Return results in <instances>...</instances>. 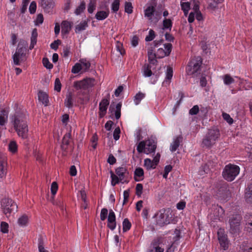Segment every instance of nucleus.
<instances>
[{"label":"nucleus","instance_id":"1","mask_svg":"<svg viewBox=\"0 0 252 252\" xmlns=\"http://www.w3.org/2000/svg\"><path fill=\"white\" fill-rule=\"evenodd\" d=\"M11 123L19 137L23 139L28 136V127L27 122V114L24 110H16L14 114L10 117Z\"/></svg>","mask_w":252,"mask_h":252},{"label":"nucleus","instance_id":"2","mask_svg":"<svg viewBox=\"0 0 252 252\" xmlns=\"http://www.w3.org/2000/svg\"><path fill=\"white\" fill-rule=\"evenodd\" d=\"M220 136V130L216 127L209 129L202 141L204 146L211 147L219 140Z\"/></svg>","mask_w":252,"mask_h":252},{"label":"nucleus","instance_id":"3","mask_svg":"<svg viewBox=\"0 0 252 252\" xmlns=\"http://www.w3.org/2000/svg\"><path fill=\"white\" fill-rule=\"evenodd\" d=\"M27 43L23 40L20 41L18 45L15 53L12 56L14 65H19L20 63L26 60V48Z\"/></svg>","mask_w":252,"mask_h":252},{"label":"nucleus","instance_id":"4","mask_svg":"<svg viewBox=\"0 0 252 252\" xmlns=\"http://www.w3.org/2000/svg\"><path fill=\"white\" fill-rule=\"evenodd\" d=\"M240 172V168L238 165L229 163L224 167L222 176L229 182L233 181Z\"/></svg>","mask_w":252,"mask_h":252},{"label":"nucleus","instance_id":"5","mask_svg":"<svg viewBox=\"0 0 252 252\" xmlns=\"http://www.w3.org/2000/svg\"><path fill=\"white\" fill-rule=\"evenodd\" d=\"M1 208L3 213L9 217L12 213L17 211V205L12 199L5 198L1 201Z\"/></svg>","mask_w":252,"mask_h":252},{"label":"nucleus","instance_id":"6","mask_svg":"<svg viewBox=\"0 0 252 252\" xmlns=\"http://www.w3.org/2000/svg\"><path fill=\"white\" fill-rule=\"evenodd\" d=\"M156 145L153 140H147L139 143L137 146V150L139 153H144L147 155L154 152Z\"/></svg>","mask_w":252,"mask_h":252},{"label":"nucleus","instance_id":"7","mask_svg":"<svg viewBox=\"0 0 252 252\" xmlns=\"http://www.w3.org/2000/svg\"><path fill=\"white\" fill-rule=\"evenodd\" d=\"M156 218L157 224L162 226L170 223L172 220V214L170 209H163L157 214Z\"/></svg>","mask_w":252,"mask_h":252},{"label":"nucleus","instance_id":"8","mask_svg":"<svg viewBox=\"0 0 252 252\" xmlns=\"http://www.w3.org/2000/svg\"><path fill=\"white\" fill-rule=\"evenodd\" d=\"M95 85V80L91 78H86L81 80L75 81L73 87L77 90H86L92 88Z\"/></svg>","mask_w":252,"mask_h":252},{"label":"nucleus","instance_id":"9","mask_svg":"<svg viewBox=\"0 0 252 252\" xmlns=\"http://www.w3.org/2000/svg\"><path fill=\"white\" fill-rule=\"evenodd\" d=\"M200 59L198 57L196 59H192L190 61L186 68V72L188 75H194L198 72L202 63Z\"/></svg>","mask_w":252,"mask_h":252},{"label":"nucleus","instance_id":"10","mask_svg":"<svg viewBox=\"0 0 252 252\" xmlns=\"http://www.w3.org/2000/svg\"><path fill=\"white\" fill-rule=\"evenodd\" d=\"M241 217L239 215L233 216L229 220L230 231L232 233H235L239 230V226Z\"/></svg>","mask_w":252,"mask_h":252},{"label":"nucleus","instance_id":"11","mask_svg":"<svg viewBox=\"0 0 252 252\" xmlns=\"http://www.w3.org/2000/svg\"><path fill=\"white\" fill-rule=\"evenodd\" d=\"M172 48V45L170 43L165 44L163 45V48H159L157 52L158 58H162L165 56H168Z\"/></svg>","mask_w":252,"mask_h":252},{"label":"nucleus","instance_id":"12","mask_svg":"<svg viewBox=\"0 0 252 252\" xmlns=\"http://www.w3.org/2000/svg\"><path fill=\"white\" fill-rule=\"evenodd\" d=\"M218 239L220 246L226 250L228 247V241L226 236L224 234V230L220 229L218 232Z\"/></svg>","mask_w":252,"mask_h":252},{"label":"nucleus","instance_id":"13","mask_svg":"<svg viewBox=\"0 0 252 252\" xmlns=\"http://www.w3.org/2000/svg\"><path fill=\"white\" fill-rule=\"evenodd\" d=\"M109 104V101L108 99H103L99 105V115L100 118H102L106 114L107 107Z\"/></svg>","mask_w":252,"mask_h":252},{"label":"nucleus","instance_id":"14","mask_svg":"<svg viewBox=\"0 0 252 252\" xmlns=\"http://www.w3.org/2000/svg\"><path fill=\"white\" fill-rule=\"evenodd\" d=\"M107 225L111 230H114L116 226L115 214L112 210L109 211Z\"/></svg>","mask_w":252,"mask_h":252},{"label":"nucleus","instance_id":"15","mask_svg":"<svg viewBox=\"0 0 252 252\" xmlns=\"http://www.w3.org/2000/svg\"><path fill=\"white\" fill-rule=\"evenodd\" d=\"M7 161L5 158L0 159V178H5L7 173Z\"/></svg>","mask_w":252,"mask_h":252},{"label":"nucleus","instance_id":"16","mask_svg":"<svg viewBox=\"0 0 252 252\" xmlns=\"http://www.w3.org/2000/svg\"><path fill=\"white\" fill-rule=\"evenodd\" d=\"M30 216L27 214H22L17 220V224L20 227L27 226L29 222Z\"/></svg>","mask_w":252,"mask_h":252},{"label":"nucleus","instance_id":"17","mask_svg":"<svg viewBox=\"0 0 252 252\" xmlns=\"http://www.w3.org/2000/svg\"><path fill=\"white\" fill-rule=\"evenodd\" d=\"M8 112L2 110L0 111V128L6 129L5 125L8 120Z\"/></svg>","mask_w":252,"mask_h":252},{"label":"nucleus","instance_id":"18","mask_svg":"<svg viewBox=\"0 0 252 252\" xmlns=\"http://www.w3.org/2000/svg\"><path fill=\"white\" fill-rule=\"evenodd\" d=\"M173 69L172 67L168 66L166 71V77L162 82V86L167 87L169 85L173 77Z\"/></svg>","mask_w":252,"mask_h":252},{"label":"nucleus","instance_id":"19","mask_svg":"<svg viewBox=\"0 0 252 252\" xmlns=\"http://www.w3.org/2000/svg\"><path fill=\"white\" fill-rule=\"evenodd\" d=\"M224 210L220 206H216L214 211V220H219L220 218L224 214ZM209 217L212 219H213V216L212 214H210Z\"/></svg>","mask_w":252,"mask_h":252},{"label":"nucleus","instance_id":"20","mask_svg":"<svg viewBox=\"0 0 252 252\" xmlns=\"http://www.w3.org/2000/svg\"><path fill=\"white\" fill-rule=\"evenodd\" d=\"M72 25V23L70 22L63 21L61 24L62 33L64 35L68 34L71 29Z\"/></svg>","mask_w":252,"mask_h":252},{"label":"nucleus","instance_id":"21","mask_svg":"<svg viewBox=\"0 0 252 252\" xmlns=\"http://www.w3.org/2000/svg\"><path fill=\"white\" fill-rule=\"evenodd\" d=\"M38 97L39 101L42 104L45 106L48 105L49 102L48 95L45 92L40 91L38 93Z\"/></svg>","mask_w":252,"mask_h":252},{"label":"nucleus","instance_id":"22","mask_svg":"<svg viewBox=\"0 0 252 252\" xmlns=\"http://www.w3.org/2000/svg\"><path fill=\"white\" fill-rule=\"evenodd\" d=\"M37 37V32L36 29H34L32 30V36L31 37V44L30 46V49L32 50L34 48V45L36 43Z\"/></svg>","mask_w":252,"mask_h":252},{"label":"nucleus","instance_id":"23","mask_svg":"<svg viewBox=\"0 0 252 252\" xmlns=\"http://www.w3.org/2000/svg\"><path fill=\"white\" fill-rule=\"evenodd\" d=\"M155 7L154 6H149L145 10L144 15L145 17L148 18L149 20L152 21V16L155 12Z\"/></svg>","mask_w":252,"mask_h":252},{"label":"nucleus","instance_id":"24","mask_svg":"<svg viewBox=\"0 0 252 252\" xmlns=\"http://www.w3.org/2000/svg\"><path fill=\"white\" fill-rule=\"evenodd\" d=\"M144 165L148 170L154 169L156 168L157 166L153 161L148 158L144 159Z\"/></svg>","mask_w":252,"mask_h":252},{"label":"nucleus","instance_id":"25","mask_svg":"<svg viewBox=\"0 0 252 252\" xmlns=\"http://www.w3.org/2000/svg\"><path fill=\"white\" fill-rule=\"evenodd\" d=\"M144 171L141 167L136 168L134 172V177L136 181H139L143 179Z\"/></svg>","mask_w":252,"mask_h":252},{"label":"nucleus","instance_id":"26","mask_svg":"<svg viewBox=\"0 0 252 252\" xmlns=\"http://www.w3.org/2000/svg\"><path fill=\"white\" fill-rule=\"evenodd\" d=\"M109 11H97L95 14V18L98 20H103L106 19L109 15Z\"/></svg>","mask_w":252,"mask_h":252},{"label":"nucleus","instance_id":"27","mask_svg":"<svg viewBox=\"0 0 252 252\" xmlns=\"http://www.w3.org/2000/svg\"><path fill=\"white\" fill-rule=\"evenodd\" d=\"M151 249L149 252H163L164 248H162L159 244L153 242L151 246Z\"/></svg>","mask_w":252,"mask_h":252},{"label":"nucleus","instance_id":"28","mask_svg":"<svg viewBox=\"0 0 252 252\" xmlns=\"http://www.w3.org/2000/svg\"><path fill=\"white\" fill-rule=\"evenodd\" d=\"M162 29L171 30L172 27V20L171 19L165 18L163 21Z\"/></svg>","mask_w":252,"mask_h":252},{"label":"nucleus","instance_id":"29","mask_svg":"<svg viewBox=\"0 0 252 252\" xmlns=\"http://www.w3.org/2000/svg\"><path fill=\"white\" fill-rule=\"evenodd\" d=\"M148 60L151 63L155 64L157 62V54H156L152 49L149 50L148 52Z\"/></svg>","mask_w":252,"mask_h":252},{"label":"nucleus","instance_id":"30","mask_svg":"<svg viewBox=\"0 0 252 252\" xmlns=\"http://www.w3.org/2000/svg\"><path fill=\"white\" fill-rule=\"evenodd\" d=\"M72 96L73 94L70 92H68L66 95V98L65 99L64 103L65 105L68 108H70L72 106Z\"/></svg>","mask_w":252,"mask_h":252},{"label":"nucleus","instance_id":"31","mask_svg":"<svg viewBox=\"0 0 252 252\" xmlns=\"http://www.w3.org/2000/svg\"><path fill=\"white\" fill-rule=\"evenodd\" d=\"M126 168L120 167L116 169V173L119 177L120 180H123L124 178L125 174L126 173Z\"/></svg>","mask_w":252,"mask_h":252},{"label":"nucleus","instance_id":"32","mask_svg":"<svg viewBox=\"0 0 252 252\" xmlns=\"http://www.w3.org/2000/svg\"><path fill=\"white\" fill-rule=\"evenodd\" d=\"M87 27V23L85 21H82L76 26L75 32H79L85 30Z\"/></svg>","mask_w":252,"mask_h":252},{"label":"nucleus","instance_id":"33","mask_svg":"<svg viewBox=\"0 0 252 252\" xmlns=\"http://www.w3.org/2000/svg\"><path fill=\"white\" fill-rule=\"evenodd\" d=\"M142 72L143 75L146 77H150L152 74V72L151 70V66L148 64H145L142 68Z\"/></svg>","mask_w":252,"mask_h":252},{"label":"nucleus","instance_id":"34","mask_svg":"<svg viewBox=\"0 0 252 252\" xmlns=\"http://www.w3.org/2000/svg\"><path fill=\"white\" fill-rule=\"evenodd\" d=\"M18 146L16 142L15 141H11L8 144V150L9 151L14 154L17 151Z\"/></svg>","mask_w":252,"mask_h":252},{"label":"nucleus","instance_id":"35","mask_svg":"<svg viewBox=\"0 0 252 252\" xmlns=\"http://www.w3.org/2000/svg\"><path fill=\"white\" fill-rule=\"evenodd\" d=\"M40 4L45 9L53 8L54 6V3L52 1L47 2L45 0H40Z\"/></svg>","mask_w":252,"mask_h":252},{"label":"nucleus","instance_id":"36","mask_svg":"<svg viewBox=\"0 0 252 252\" xmlns=\"http://www.w3.org/2000/svg\"><path fill=\"white\" fill-rule=\"evenodd\" d=\"M111 174V185L112 186H115L116 185L119 183V181H121L119 177L114 174L112 171L110 172Z\"/></svg>","mask_w":252,"mask_h":252},{"label":"nucleus","instance_id":"37","mask_svg":"<svg viewBox=\"0 0 252 252\" xmlns=\"http://www.w3.org/2000/svg\"><path fill=\"white\" fill-rule=\"evenodd\" d=\"M80 62L82 65V66L83 67V69L84 71H87L89 69V68L90 67L91 64L90 63L87 61L86 59H82L80 60Z\"/></svg>","mask_w":252,"mask_h":252},{"label":"nucleus","instance_id":"38","mask_svg":"<svg viewBox=\"0 0 252 252\" xmlns=\"http://www.w3.org/2000/svg\"><path fill=\"white\" fill-rule=\"evenodd\" d=\"M70 137V134L69 133H67L65 134L63 136V145H62V148L63 150H65L66 149V146L69 143V139Z\"/></svg>","mask_w":252,"mask_h":252},{"label":"nucleus","instance_id":"39","mask_svg":"<svg viewBox=\"0 0 252 252\" xmlns=\"http://www.w3.org/2000/svg\"><path fill=\"white\" fill-rule=\"evenodd\" d=\"M145 96V94L142 93L137 94L134 96V102L135 105H138L140 103V101Z\"/></svg>","mask_w":252,"mask_h":252},{"label":"nucleus","instance_id":"40","mask_svg":"<svg viewBox=\"0 0 252 252\" xmlns=\"http://www.w3.org/2000/svg\"><path fill=\"white\" fill-rule=\"evenodd\" d=\"M224 84L230 85L234 82V79L229 74H226L222 77Z\"/></svg>","mask_w":252,"mask_h":252},{"label":"nucleus","instance_id":"41","mask_svg":"<svg viewBox=\"0 0 252 252\" xmlns=\"http://www.w3.org/2000/svg\"><path fill=\"white\" fill-rule=\"evenodd\" d=\"M180 144V140L178 138L174 139L170 146V150L172 152L175 151L178 148Z\"/></svg>","mask_w":252,"mask_h":252},{"label":"nucleus","instance_id":"42","mask_svg":"<svg viewBox=\"0 0 252 252\" xmlns=\"http://www.w3.org/2000/svg\"><path fill=\"white\" fill-rule=\"evenodd\" d=\"M82 69L83 67L81 63H76L72 68L71 72L74 74H77L79 73Z\"/></svg>","mask_w":252,"mask_h":252},{"label":"nucleus","instance_id":"43","mask_svg":"<svg viewBox=\"0 0 252 252\" xmlns=\"http://www.w3.org/2000/svg\"><path fill=\"white\" fill-rule=\"evenodd\" d=\"M96 2L95 0H91L88 6V11L89 13H92L95 9Z\"/></svg>","mask_w":252,"mask_h":252},{"label":"nucleus","instance_id":"44","mask_svg":"<svg viewBox=\"0 0 252 252\" xmlns=\"http://www.w3.org/2000/svg\"><path fill=\"white\" fill-rule=\"evenodd\" d=\"M125 11L128 14H131L133 12V6L131 2H126L125 4Z\"/></svg>","mask_w":252,"mask_h":252},{"label":"nucleus","instance_id":"45","mask_svg":"<svg viewBox=\"0 0 252 252\" xmlns=\"http://www.w3.org/2000/svg\"><path fill=\"white\" fill-rule=\"evenodd\" d=\"M131 227V223L127 219H125L123 222V229L126 232Z\"/></svg>","mask_w":252,"mask_h":252},{"label":"nucleus","instance_id":"46","mask_svg":"<svg viewBox=\"0 0 252 252\" xmlns=\"http://www.w3.org/2000/svg\"><path fill=\"white\" fill-rule=\"evenodd\" d=\"M85 9V3L82 2L76 8L75 10V13L76 15H78L80 14Z\"/></svg>","mask_w":252,"mask_h":252},{"label":"nucleus","instance_id":"47","mask_svg":"<svg viewBox=\"0 0 252 252\" xmlns=\"http://www.w3.org/2000/svg\"><path fill=\"white\" fill-rule=\"evenodd\" d=\"M120 0H114L111 5L112 10L114 12H117L119 9Z\"/></svg>","mask_w":252,"mask_h":252},{"label":"nucleus","instance_id":"48","mask_svg":"<svg viewBox=\"0 0 252 252\" xmlns=\"http://www.w3.org/2000/svg\"><path fill=\"white\" fill-rule=\"evenodd\" d=\"M9 225L7 223L2 221L0 224V231L3 233H7L8 232Z\"/></svg>","mask_w":252,"mask_h":252},{"label":"nucleus","instance_id":"49","mask_svg":"<svg viewBox=\"0 0 252 252\" xmlns=\"http://www.w3.org/2000/svg\"><path fill=\"white\" fill-rule=\"evenodd\" d=\"M246 198L248 202L252 203V185L249 191L246 193Z\"/></svg>","mask_w":252,"mask_h":252},{"label":"nucleus","instance_id":"50","mask_svg":"<svg viewBox=\"0 0 252 252\" xmlns=\"http://www.w3.org/2000/svg\"><path fill=\"white\" fill-rule=\"evenodd\" d=\"M155 37V32L153 30H150L149 32V34L146 36L145 40L146 41H150L154 39Z\"/></svg>","mask_w":252,"mask_h":252},{"label":"nucleus","instance_id":"51","mask_svg":"<svg viewBox=\"0 0 252 252\" xmlns=\"http://www.w3.org/2000/svg\"><path fill=\"white\" fill-rule=\"evenodd\" d=\"M58 186L56 182H54L52 183L51 186V191L52 195H55L58 190Z\"/></svg>","mask_w":252,"mask_h":252},{"label":"nucleus","instance_id":"52","mask_svg":"<svg viewBox=\"0 0 252 252\" xmlns=\"http://www.w3.org/2000/svg\"><path fill=\"white\" fill-rule=\"evenodd\" d=\"M172 169V167L170 165L165 166V167H164V174H163V177L164 178H167L168 173L171 171Z\"/></svg>","mask_w":252,"mask_h":252},{"label":"nucleus","instance_id":"53","mask_svg":"<svg viewBox=\"0 0 252 252\" xmlns=\"http://www.w3.org/2000/svg\"><path fill=\"white\" fill-rule=\"evenodd\" d=\"M143 186L141 184H138L136 186V194L137 196H140L142 193Z\"/></svg>","mask_w":252,"mask_h":252},{"label":"nucleus","instance_id":"54","mask_svg":"<svg viewBox=\"0 0 252 252\" xmlns=\"http://www.w3.org/2000/svg\"><path fill=\"white\" fill-rule=\"evenodd\" d=\"M42 62L44 66L46 68L48 69H51L53 67V65L50 63L47 58H43Z\"/></svg>","mask_w":252,"mask_h":252},{"label":"nucleus","instance_id":"55","mask_svg":"<svg viewBox=\"0 0 252 252\" xmlns=\"http://www.w3.org/2000/svg\"><path fill=\"white\" fill-rule=\"evenodd\" d=\"M55 90L59 92L61 90V84L59 78H56L55 81Z\"/></svg>","mask_w":252,"mask_h":252},{"label":"nucleus","instance_id":"56","mask_svg":"<svg viewBox=\"0 0 252 252\" xmlns=\"http://www.w3.org/2000/svg\"><path fill=\"white\" fill-rule=\"evenodd\" d=\"M116 47L117 50L121 54L123 55L125 53V51L123 49V44L119 42H117Z\"/></svg>","mask_w":252,"mask_h":252},{"label":"nucleus","instance_id":"57","mask_svg":"<svg viewBox=\"0 0 252 252\" xmlns=\"http://www.w3.org/2000/svg\"><path fill=\"white\" fill-rule=\"evenodd\" d=\"M36 9V4L34 1L31 3L29 7V11L31 14H33L35 12Z\"/></svg>","mask_w":252,"mask_h":252},{"label":"nucleus","instance_id":"58","mask_svg":"<svg viewBox=\"0 0 252 252\" xmlns=\"http://www.w3.org/2000/svg\"><path fill=\"white\" fill-rule=\"evenodd\" d=\"M181 6L183 11H189L190 9V3L188 2H181Z\"/></svg>","mask_w":252,"mask_h":252},{"label":"nucleus","instance_id":"59","mask_svg":"<svg viewBox=\"0 0 252 252\" xmlns=\"http://www.w3.org/2000/svg\"><path fill=\"white\" fill-rule=\"evenodd\" d=\"M223 118L227 121L229 124L233 123V119L230 117V115L227 113H223L222 114Z\"/></svg>","mask_w":252,"mask_h":252},{"label":"nucleus","instance_id":"60","mask_svg":"<svg viewBox=\"0 0 252 252\" xmlns=\"http://www.w3.org/2000/svg\"><path fill=\"white\" fill-rule=\"evenodd\" d=\"M108 214V210L107 209L103 208L101 210L100 213V219L102 220H104L106 218Z\"/></svg>","mask_w":252,"mask_h":252},{"label":"nucleus","instance_id":"61","mask_svg":"<svg viewBox=\"0 0 252 252\" xmlns=\"http://www.w3.org/2000/svg\"><path fill=\"white\" fill-rule=\"evenodd\" d=\"M120 129L117 127L115 129L113 132V137L115 140H118L120 138Z\"/></svg>","mask_w":252,"mask_h":252},{"label":"nucleus","instance_id":"62","mask_svg":"<svg viewBox=\"0 0 252 252\" xmlns=\"http://www.w3.org/2000/svg\"><path fill=\"white\" fill-rule=\"evenodd\" d=\"M43 16L42 14H39L37 16V18L35 21V25H38L39 24H41L43 22Z\"/></svg>","mask_w":252,"mask_h":252},{"label":"nucleus","instance_id":"63","mask_svg":"<svg viewBox=\"0 0 252 252\" xmlns=\"http://www.w3.org/2000/svg\"><path fill=\"white\" fill-rule=\"evenodd\" d=\"M199 111V107L197 105L194 106L190 109L189 113L191 115H196Z\"/></svg>","mask_w":252,"mask_h":252},{"label":"nucleus","instance_id":"64","mask_svg":"<svg viewBox=\"0 0 252 252\" xmlns=\"http://www.w3.org/2000/svg\"><path fill=\"white\" fill-rule=\"evenodd\" d=\"M245 228L248 232L252 231V217L251 220L246 223Z\"/></svg>","mask_w":252,"mask_h":252}]
</instances>
